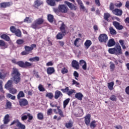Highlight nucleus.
<instances>
[{"mask_svg": "<svg viewBox=\"0 0 129 129\" xmlns=\"http://www.w3.org/2000/svg\"><path fill=\"white\" fill-rule=\"evenodd\" d=\"M12 75L14 83H15V84H18L21 81V74L19 72L18 69L13 68Z\"/></svg>", "mask_w": 129, "mask_h": 129, "instance_id": "1", "label": "nucleus"}, {"mask_svg": "<svg viewBox=\"0 0 129 129\" xmlns=\"http://www.w3.org/2000/svg\"><path fill=\"white\" fill-rule=\"evenodd\" d=\"M43 23L44 19L43 18H38L32 24L31 27H32L33 29H39V26L42 25Z\"/></svg>", "mask_w": 129, "mask_h": 129, "instance_id": "2", "label": "nucleus"}, {"mask_svg": "<svg viewBox=\"0 0 129 129\" xmlns=\"http://www.w3.org/2000/svg\"><path fill=\"white\" fill-rule=\"evenodd\" d=\"M108 40V37L105 34H101L99 36V41L103 43H106Z\"/></svg>", "mask_w": 129, "mask_h": 129, "instance_id": "3", "label": "nucleus"}, {"mask_svg": "<svg viewBox=\"0 0 129 129\" xmlns=\"http://www.w3.org/2000/svg\"><path fill=\"white\" fill-rule=\"evenodd\" d=\"M58 10L60 13L66 14L68 12V7L64 5H60L58 6Z\"/></svg>", "mask_w": 129, "mask_h": 129, "instance_id": "4", "label": "nucleus"}, {"mask_svg": "<svg viewBox=\"0 0 129 129\" xmlns=\"http://www.w3.org/2000/svg\"><path fill=\"white\" fill-rule=\"evenodd\" d=\"M37 47V45L35 44H32L30 46H25L24 49L25 51H27L29 53H30V52H32L33 50H34V48H36Z\"/></svg>", "mask_w": 129, "mask_h": 129, "instance_id": "5", "label": "nucleus"}, {"mask_svg": "<svg viewBox=\"0 0 129 129\" xmlns=\"http://www.w3.org/2000/svg\"><path fill=\"white\" fill-rule=\"evenodd\" d=\"M115 55H121L122 54V50H121V47L119 44H117L115 47Z\"/></svg>", "mask_w": 129, "mask_h": 129, "instance_id": "6", "label": "nucleus"}, {"mask_svg": "<svg viewBox=\"0 0 129 129\" xmlns=\"http://www.w3.org/2000/svg\"><path fill=\"white\" fill-rule=\"evenodd\" d=\"M59 23L61 24L60 27V30L61 33H63V34H66V28H67V26L65 25L64 23L62 22V21H59Z\"/></svg>", "mask_w": 129, "mask_h": 129, "instance_id": "7", "label": "nucleus"}, {"mask_svg": "<svg viewBox=\"0 0 129 129\" xmlns=\"http://www.w3.org/2000/svg\"><path fill=\"white\" fill-rule=\"evenodd\" d=\"M28 102L26 99H19V104L20 106H26L28 105Z\"/></svg>", "mask_w": 129, "mask_h": 129, "instance_id": "8", "label": "nucleus"}, {"mask_svg": "<svg viewBox=\"0 0 129 129\" xmlns=\"http://www.w3.org/2000/svg\"><path fill=\"white\" fill-rule=\"evenodd\" d=\"M5 88L8 90L11 89V88H13V80H10L7 82L5 85Z\"/></svg>", "mask_w": 129, "mask_h": 129, "instance_id": "9", "label": "nucleus"}, {"mask_svg": "<svg viewBox=\"0 0 129 129\" xmlns=\"http://www.w3.org/2000/svg\"><path fill=\"white\" fill-rule=\"evenodd\" d=\"M63 97V94H62V92L59 90L55 91L54 93V98L55 99H58L59 97Z\"/></svg>", "mask_w": 129, "mask_h": 129, "instance_id": "10", "label": "nucleus"}, {"mask_svg": "<svg viewBox=\"0 0 129 129\" xmlns=\"http://www.w3.org/2000/svg\"><path fill=\"white\" fill-rule=\"evenodd\" d=\"M12 5H13V3L11 2H4L0 4L1 8L2 9H5L8 7H10Z\"/></svg>", "mask_w": 129, "mask_h": 129, "instance_id": "11", "label": "nucleus"}, {"mask_svg": "<svg viewBox=\"0 0 129 129\" xmlns=\"http://www.w3.org/2000/svg\"><path fill=\"white\" fill-rule=\"evenodd\" d=\"M113 14L115 16H121L122 15V10L118 9H115L112 11Z\"/></svg>", "mask_w": 129, "mask_h": 129, "instance_id": "12", "label": "nucleus"}, {"mask_svg": "<svg viewBox=\"0 0 129 129\" xmlns=\"http://www.w3.org/2000/svg\"><path fill=\"white\" fill-rule=\"evenodd\" d=\"M113 25L117 30H122L123 29V26L120 25L119 23L116 21L113 22Z\"/></svg>", "mask_w": 129, "mask_h": 129, "instance_id": "13", "label": "nucleus"}, {"mask_svg": "<svg viewBox=\"0 0 129 129\" xmlns=\"http://www.w3.org/2000/svg\"><path fill=\"white\" fill-rule=\"evenodd\" d=\"M41 5H43V1L40 0H36L34 3V7L35 8H39V7L41 6Z\"/></svg>", "mask_w": 129, "mask_h": 129, "instance_id": "14", "label": "nucleus"}, {"mask_svg": "<svg viewBox=\"0 0 129 129\" xmlns=\"http://www.w3.org/2000/svg\"><path fill=\"white\" fill-rule=\"evenodd\" d=\"M0 48L3 50L8 48V46H7L6 42L3 40H0Z\"/></svg>", "mask_w": 129, "mask_h": 129, "instance_id": "15", "label": "nucleus"}, {"mask_svg": "<svg viewBox=\"0 0 129 129\" xmlns=\"http://www.w3.org/2000/svg\"><path fill=\"white\" fill-rule=\"evenodd\" d=\"M115 45V41H114V39H110L107 43V46L108 47H113Z\"/></svg>", "mask_w": 129, "mask_h": 129, "instance_id": "16", "label": "nucleus"}, {"mask_svg": "<svg viewBox=\"0 0 129 129\" xmlns=\"http://www.w3.org/2000/svg\"><path fill=\"white\" fill-rule=\"evenodd\" d=\"M72 66L76 69H79V63L76 60H74L72 62Z\"/></svg>", "mask_w": 129, "mask_h": 129, "instance_id": "17", "label": "nucleus"}, {"mask_svg": "<svg viewBox=\"0 0 129 129\" xmlns=\"http://www.w3.org/2000/svg\"><path fill=\"white\" fill-rule=\"evenodd\" d=\"M46 71L48 75H51V74L55 72V69L53 67H49L47 69Z\"/></svg>", "mask_w": 129, "mask_h": 129, "instance_id": "18", "label": "nucleus"}, {"mask_svg": "<svg viewBox=\"0 0 129 129\" xmlns=\"http://www.w3.org/2000/svg\"><path fill=\"white\" fill-rule=\"evenodd\" d=\"M92 44V42L90 40H87L84 43V46L85 47V49L87 50V49H88V48H89V47L91 46Z\"/></svg>", "mask_w": 129, "mask_h": 129, "instance_id": "19", "label": "nucleus"}, {"mask_svg": "<svg viewBox=\"0 0 129 129\" xmlns=\"http://www.w3.org/2000/svg\"><path fill=\"white\" fill-rule=\"evenodd\" d=\"M4 124H8L10 122V116L9 114H7L5 116L3 119Z\"/></svg>", "mask_w": 129, "mask_h": 129, "instance_id": "20", "label": "nucleus"}, {"mask_svg": "<svg viewBox=\"0 0 129 129\" xmlns=\"http://www.w3.org/2000/svg\"><path fill=\"white\" fill-rule=\"evenodd\" d=\"M74 93H76V91L74 89H69V90L67 92V94L69 96H72V95H73Z\"/></svg>", "mask_w": 129, "mask_h": 129, "instance_id": "21", "label": "nucleus"}, {"mask_svg": "<svg viewBox=\"0 0 129 129\" xmlns=\"http://www.w3.org/2000/svg\"><path fill=\"white\" fill-rule=\"evenodd\" d=\"M75 97L78 99V100H82V98H83V94H82L81 93L79 92L75 94Z\"/></svg>", "mask_w": 129, "mask_h": 129, "instance_id": "22", "label": "nucleus"}, {"mask_svg": "<svg viewBox=\"0 0 129 129\" xmlns=\"http://www.w3.org/2000/svg\"><path fill=\"white\" fill-rule=\"evenodd\" d=\"M90 114H88L85 117V122L87 125H89V124L90 123Z\"/></svg>", "mask_w": 129, "mask_h": 129, "instance_id": "23", "label": "nucleus"}, {"mask_svg": "<svg viewBox=\"0 0 129 129\" xmlns=\"http://www.w3.org/2000/svg\"><path fill=\"white\" fill-rule=\"evenodd\" d=\"M46 3L48 6H51V7H55L56 6V3L54 0H46Z\"/></svg>", "mask_w": 129, "mask_h": 129, "instance_id": "24", "label": "nucleus"}, {"mask_svg": "<svg viewBox=\"0 0 129 129\" xmlns=\"http://www.w3.org/2000/svg\"><path fill=\"white\" fill-rule=\"evenodd\" d=\"M40 60V57L39 56H35L34 57H31L29 59V61L30 62H38Z\"/></svg>", "mask_w": 129, "mask_h": 129, "instance_id": "25", "label": "nucleus"}, {"mask_svg": "<svg viewBox=\"0 0 129 129\" xmlns=\"http://www.w3.org/2000/svg\"><path fill=\"white\" fill-rule=\"evenodd\" d=\"M73 126V121L70 120L68 122L66 123V127L67 128H71Z\"/></svg>", "mask_w": 129, "mask_h": 129, "instance_id": "26", "label": "nucleus"}, {"mask_svg": "<svg viewBox=\"0 0 129 129\" xmlns=\"http://www.w3.org/2000/svg\"><path fill=\"white\" fill-rule=\"evenodd\" d=\"M65 4L68 5L69 8H70V9H71V10H74V8H75V7H74V5H73V4L69 2L68 1H66Z\"/></svg>", "mask_w": 129, "mask_h": 129, "instance_id": "27", "label": "nucleus"}, {"mask_svg": "<svg viewBox=\"0 0 129 129\" xmlns=\"http://www.w3.org/2000/svg\"><path fill=\"white\" fill-rule=\"evenodd\" d=\"M65 35H66V33H63V32H61L57 34L56 38L58 40H61V39H62L63 37L65 36Z\"/></svg>", "mask_w": 129, "mask_h": 129, "instance_id": "28", "label": "nucleus"}, {"mask_svg": "<svg viewBox=\"0 0 129 129\" xmlns=\"http://www.w3.org/2000/svg\"><path fill=\"white\" fill-rule=\"evenodd\" d=\"M1 39H3V40H5V41H7V42L10 41V37L6 34L1 35Z\"/></svg>", "mask_w": 129, "mask_h": 129, "instance_id": "29", "label": "nucleus"}, {"mask_svg": "<svg viewBox=\"0 0 129 129\" xmlns=\"http://www.w3.org/2000/svg\"><path fill=\"white\" fill-rule=\"evenodd\" d=\"M22 97H25V93H24V92L21 91L17 95V99L20 100Z\"/></svg>", "mask_w": 129, "mask_h": 129, "instance_id": "30", "label": "nucleus"}, {"mask_svg": "<svg viewBox=\"0 0 129 129\" xmlns=\"http://www.w3.org/2000/svg\"><path fill=\"white\" fill-rule=\"evenodd\" d=\"M70 102V98H68L63 102V105L64 109L66 108V106L68 105V103H69Z\"/></svg>", "mask_w": 129, "mask_h": 129, "instance_id": "31", "label": "nucleus"}, {"mask_svg": "<svg viewBox=\"0 0 129 129\" xmlns=\"http://www.w3.org/2000/svg\"><path fill=\"white\" fill-rule=\"evenodd\" d=\"M47 20L50 23H53L54 21V16L51 14L47 16Z\"/></svg>", "mask_w": 129, "mask_h": 129, "instance_id": "32", "label": "nucleus"}, {"mask_svg": "<svg viewBox=\"0 0 129 129\" xmlns=\"http://www.w3.org/2000/svg\"><path fill=\"white\" fill-rule=\"evenodd\" d=\"M17 126L18 127H19V128H15V129H25L26 128V126H25V125L22 124V123H21L20 122H18L17 124Z\"/></svg>", "mask_w": 129, "mask_h": 129, "instance_id": "33", "label": "nucleus"}, {"mask_svg": "<svg viewBox=\"0 0 129 129\" xmlns=\"http://www.w3.org/2000/svg\"><path fill=\"white\" fill-rule=\"evenodd\" d=\"M113 85H114V83L113 82L108 83V87L109 90H113Z\"/></svg>", "mask_w": 129, "mask_h": 129, "instance_id": "34", "label": "nucleus"}, {"mask_svg": "<svg viewBox=\"0 0 129 129\" xmlns=\"http://www.w3.org/2000/svg\"><path fill=\"white\" fill-rule=\"evenodd\" d=\"M28 119V115L27 113H24L21 116V120L24 121V120H27Z\"/></svg>", "mask_w": 129, "mask_h": 129, "instance_id": "35", "label": "nucleus"}, {"mask_svg": "<svg viewBox=\"0 0 129 129\" xmlns=\"http://www.w3.org/2000/svg\"><path fill=\"white\" fill-rule=\"evenodd\" d=\"M14 34L16 35V36H17V37H21L22 32L20 29H17L16 31H15Z\"/></svg>", "mask_w": 129, "mask_h": 129, "instance_id": "36", "label": "nucleus"}, {"mask_svg": "<svg viewBox=\"0 0 129 129\" xmlns=\"http://www.w3.org/2000/svg\"><path fill=\"white\" fill-rule=\"evenodd\" d=\"M108 52L110 54H113L114 55H115V47L112 48H109L108 49Z\"/></svg>", "mask_w": 129, "mask_h": 129, "instance_id": "37", "label": "nucleus"}, {"mask_svg": "<svg viewBox=\"0 0 129 129\" xmlns=\"http://www.w3.org/2000/svg\"><path fill=\"white\" fill-rule=\"evenodd\" d=\"M90 127L91 128H95V127H96V122L95 120L91 122Z\"/></svg>", "mask_w": 129, "mask_h": 129, "instance_id": "38", "label": "nucleus"}, {"mask_svg": "<svg viewBox=\"0 0 129 129\" xmlns=\"http://www.w3.org/2000/svg\"><path fill=\"white\" fill-rule=\"evenodd\" d=\"M37 118L40 120L44 119V115L42 113H38L37 114Z\"/></svg>", "mask_w": 129, "mask_h": 129, "instance_id": "39", "label": "nucleus"}, {"mask_svg": "<svg viewBox=\"0 0 129 129\" xmlns=\"http://www.w3.org/2000/svg\"><path fill=\"white\" fill-rule=\"evenodd\" d=\"M45 96L46 97H48L49 99H52L53 97H54V95H53V93H47L45 95Z\"/></svg>", "mask_w": 129, "mask_h": 129, "instance_id": "40", "label": "nucleus"}, {"mask_svg": "<svg viewBox=\"0 0 129 129\" xmlns=\"http://www.w3.org/2000/svg\"><path fill=\"white\" fill-rule=\"evenodd\" d=\"M109 30L111 35H116V31H115V30H114L113 28H110Z\"/></svg>", "mask_w": 129, "mask_h": 129, "instance_id": "41", "label": "nucleus"}, {"mask_svg": "<svg viewBox=\"0 0 129 129\" xmlns=\"http://www.w3.org/2000/svg\"><path fill=\"white\" fill-rule=\"evenodd\" d=\"M109 17H110V14L109 13H104V19L105 20V21L108 22V18H109Z\"/></svg>", "mask_w": 129, "mask_h": 129, "instance_id": "42", "label": "nucleus"}, {"mask_svg": "<svg viewBox=\"0 0 129 129\" xmlns=\"http://www.w3.org/2000/svg\"><path fill=\"white\" fill-rule=\"evenodd\" d=\"M79 40H80V38H77L76 40L74 41V45L76 47H79V45L78 44L79 43Z\"/></svg>", "mask_w": 129, "mask_h": 129, "instance_id": "43", "label": "nucleus"}, {"mask_svg": "<svg viewBox=\"0 0 129 129\" xmlns=\"http://www.w3.org/2000/svg\"><path fill=\"white\" fill-rule=\"evenodd\" d=\"M24 23H28V24H30V23H32V19L29 17H26L24 19Z\"/></svg>", "mask_w": 129, "mask_h": 129, "instance_id": "44", "label": "nucleus"}, {"mask_svg": "<svg viewBox=\"0 0 129 129\" xmlns=\"http://www.w3.org/2000/svg\"><path fill=\"white\" fill-rule=\"evenodd\" d=\"M38 88L39 91H41V92H44L45 90V88H44V86H43V85L41 84H39Z\"/></svg>", "mask_w": 129, "mask_h": 129, "instance_id": "45", "label": "nucleus"}, {"mask_svg": "<svg viewBox=\"0 0 129 129\" xmlns=\"http://www.w3.org/2000/svg\"><path fill=\"white\" fill-rule=\"evenodd\" d=\"M9 92L10 93H12V94H16L17 93V89L15 88H11L9 90Z\"/></svg>", "mask_w": 129, "mask_h": 129, "instance_id": "46", "label": "nucleus"}, {"mask_svg": "<svg viewBox=\"0 0 129 129\" xmlns=\"http://www.w3.org/2000/svg\"><path fill=\"white\" fill-rule=\"evenodd\" d=\"M6 106V108H8L9 109L12 108V103L9 101H7Z\"/></svg>", "mask_w": 129, "mask_h": 129, "instance_id": "47", "label": "nucleus"}, {"mask_svg": "<svg viewBox=\"0 0 129 129\" xmlns=\"http://www.w3.org/2000/svg\"><path fill=\"white\" fill-rule=\"evenodd\" d=\"M17 65H19L20 67L25 68V63L23 61H20L17 62Z\"/></svg>", "mask_w": 129, "mask_h": 129, "instance_id": "48", "label": "nucleus"}, {"mask_svg": "<svg viewBox=\"0 0 129 129\" xmlns=\"http://www.w3.org/2000/svg\"><path fill=\"white\" fill-rule=\"evenodd\" d=\"M72 82H73V84H72L73 85H75L76 87H79V85H80V84L77 82V81H76L75 80H73Z\"/></svg>", "mask_w": 129, "mask_h": 129, "instance_id": "49", "label": "nucleus"}, {"mask_svg": "<svg viewBox=\"0 0 129 129\" xmlns=\"http://www.w3.org/2000/svg\"><path fill=\"white\" fill-rule=\"evenodd\" d=\"M16 43L18 45H22V44H24V43H25V41L23 39H18L16 41Z\"/></svg>", "mask_w": 129, "mask_h": 129, "instance_id": "50", "label": "nucleus"}, {"mask_svg": "<svg viewBox=\"0 0 129 129\" xmlns=\"http://www.w3.org/2000/svg\"><path fill=\"white\" fill-rule=\"evenodd\" d=\"M110 69L111 71H113L114 70V68H115V66L114 65V63H113L111 62H110Z\"/></svg>", "mask_w": 129, "mask_h": 129, "instance_id": "51", "label": "nucleus"}, {"mask_svg": "<svg viewBox=\"0 0 129 129\" xmlns=\"http://www.w3.org/2000/svg\"><path fill=\"white\" fill-rule=\"evenodd\" d=\"M74 76L75 77L76 80H78V78L79 77V74H78L77 71H75L74 73Z\"/></svg>", "mask_w": 129, "mask_h": 129, "instance_id": "52", "label": "nucleus"}, {"mask_svg": "<svg viewBox=\"0 0 129 129\" xmlns=\"http://www.w3.org/2000/svg\"><path fill=\"white\" fill-rule=\"evenodd\" d=\"M61 72L62 74H66L67 73H68V70L66 68H63L61 69Z\"/></svg>", "mask_w": 129, "mask_h": 129, "instance_id": "53", "label": "nucleus"}, {"mask_svg": "<svg viewBox=\"0 0 129 129\" xmlns=\"http://www.w3.org/2000/svg\"><path fill=\"white\" fill-rule=\"evenodd\" d=\"M30 66H32V63H31V62L26 61L24 63V68H25V67H30Z\"/></svg>", "mask_w": 129, "mask_h": 129, "instance_id": "54", "label": "nucleus"}, {"mask_svg": "<svg viewBox=\"0 0 129 129\" xmlns=\"http://www.w3.org/2000/svg\"><path fill=\"white\" fill-rule=\"evenodd\" d=\"M110 100H112V101H116V96L114 95H112L110 97Z\"/></svg>", "mask_w": 129, "mask_h": 129, "instance_id": "55", "label": "nucleus"}, {"mask_svg": "<svg viewBox=\"0 0 129 129\" xmlns=\"http://www.w3.org/2000/svg\"><path fill=\"white\" fill-rule=\"evenodd\" d=\"M20 122L19 120H14L10 124V125H14V124H16V125H18V124Z\"/></svg>", "mask_w": 129, "mask_h": 129, "instance_id": "56", "label": "nucleus"}, {"mask_svg": "<svg viewBox=\"0 0 129 129\" xmlns=\"http://www.w3.org/2000/svg\"><path fill=\"white\" fill-rule=\"evenodd\" d=\"M7 97H8V98H11L12 100H14L16 98V96H13L12 94H7Z\"/></svg>", "mask_w": 129, "mask_h": 129, "instance_id": "57", "label": "nucleus"}, {"mask_svg": "<svg viewBox=\"0 0 129 129\" xmlns=\"http://www.w3.org/2000/svg\"><path fill=\"white\" fill-rule=\"evenodd\" d=\"M16 30H17V28H16V27H15L14 26H11L10 27L11 32H12V33H13L14 34L15 32H16Z\"/></svg>", "mask_w": 129, "mask_h": 129, "instance_id": "58", "label": "nucleus"}, {"mask_svg": "<svg viewBox=\"0 0 129 129\" xmlns=\"http://www.w3.org/2000/svg\"><path fill=\"white\" fill-rule=\"evenodd\" d=\"M114 6L116 7V8H120L122 6V4L120 2H118L115 4Z\"/></svg>", "mask_w": 129, "mask_h": 129, "instance_id": "59", "label": "nucleus"}, {"mask_svg": "<svg viewBox=\"0 0 129 129\" xmlns=\"http://www.w3.org/2000/svg\"><path fill=\"white\" fill-rule=\"evenodd\" d=\"M109 9L110 11H114V5L113 3H110L109 6Z\"/></svg>", "mask_w": 129, "mask_h": 129, "instance_id": "60", "label": "nucleus"}, {"mask_svg": "<svg viewBox=\"0 0 129 129\" xmlns=\"http://www.w3.org/2000/svg\"><path fill=\"white\" fill-rule=\"evenodd\" d=\"M58 114L60 115V116H61V117H64V116H65L64 115V114H63V111H62V110H59V111H58Z\"/></svg>", "mask_w": 129, "mask_h": 129, "instance_id": "61", "label": "nucleus"}, {"mask_svg": "<svg viewBox=\"0 0 129 129\" xmlns=\"http://www.w3.org/2000/svg\"><path fill=\"white\" fill-rule=\"evenodd\" d=\"M69 90V87H66L65 89H61V91H62V92H63V93H67Z\"/></svg>", "mask_w": 129, "mask_h": 129, "instance_id": "62", "label": "nucleus"}, {"mask_svg": "<svg viewBox=\"0 0 129 129\" xmlns=\"http://www.w3.org/2000/svg\"><path fill=\"white\" fill-rule=\"evenodd\" d=\"M52 112H53L52 109L50 108L47 110V115H51L52 114Z\"/></svg>", "mask_w": 129, "mask_h": 129, "instance_id": "63", "label": "nucleus"}, {"mask_svg": "<svg viewBox=\"0 0 129 129\" xmlns=\"http://www.w3.org/2000/svg\"><path fill=\"white\" fill-rule=\"evenodd\" d=\"M125 91L126 94H128V95H129V86L126 87Z\"/></svg>", "mask_w": 129, "mask_h": 129, "instance_id": "64", "label": "nucleus"}]
</instances>
